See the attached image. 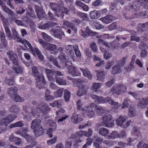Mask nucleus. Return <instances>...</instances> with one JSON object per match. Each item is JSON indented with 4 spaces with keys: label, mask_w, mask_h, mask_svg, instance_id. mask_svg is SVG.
Wrapping results in <instances>:
<instances>
[{
    "label": "nucleus",
    "mask_w": 148,
    "mask_h": 148,
    "mask_svg": "<svg viewBox=\"0 0 148 148\" xmlns=\"http://www.w3.org/2000/svg\"><path fill=\"white\" fill-rule=\"evenodd\" d=\"M32 103L36 105V108H33L31 112L34 117H37L39 115V111L44 114H46L50 110V108L45 103L42 102L40 104H38L36 101H33Z\"/></svg>",
    "instance_id": "1"
},
{
    "label": "nucleus",
    "mask_w": 148,
    "mask_h": 148,
    "mask_svg": "<svg viewBox=\"0 0 148 148\" xmlns=\"http://www.w3.org/2000/svg\"><path fill=\"white\" fill-rule=\"evenodd\" d=\"M51 9L56 13L55 15L58 17H61L63 18L65 14H67L68 12V9L64 7L63 3L57 4L53 3H50Z\"/></svg>",
    "instance_id": "2"
},
{
    "label": "nucleus",
    "mask_w": 148,
    "mask_h": 148,
    "mask_svg": "<svg viewBox=\"0 0 148 148\" xmlns=\"http://www.w3.org/2000/svg\"><path fill=\"white\" fill-rule=\"evenodd\" d=\"M32 73L37 83L36 84L37 87L39 89L43 88L44 85L46 84L44 76L42 74L40 75L36 66H34L32 67Z\"/></svg>",
    "instance_id": "3"
},
{
    "label": "nucleus",
    "mask_w": 148,
    "mask_h": 148,
    "mask_svg": "<svg viewBox=\"0 0 148 148\" xmlns=\"http://www.w3.org/2000/svg\"><path fill=\"white\" fill-rule=\"evenodd\" d=\"M41 121L37 119L33 120L32 123L31 128L33 130L34 134L36 137L42 135L43 133V129L41 125Z\"/></svg>",
    "instance_id": "4"
},
{
    "label": "nucleus",
    "mask_w": 148,
    "mask_h": 148,
    "mask_svg": "<svg viewBox=\"0 0 148 148\" xmlns=\"http://www.w3.org/2000/svg\"><path fill=\"white\" fill-rule=\"evenodd\" d=\"M17 90L16 87L9 88L8 89V93L10 97L14 99L15 101L23 102L24 101V99L18 95V93L17 92Z\"/></svg>",
    "instance_id": "5"
},
{
    "label": "nucleus",
    "mask_w": 148,
    "mask_h": 148,
    "mask_svg": "<svg viewBox=\"0 0 148 148\" xmlns=\"http://www.w3.org/2000/svg\"><path fill=\"white\" fill-rule=\"evenodd\" d=\"M73 48L75 53L77 57H80L81 56V54L79 49L78 46L77 45H75L73 46L72 45H68L66 46V52L69 57L71 58L73 57L74 55L73 51Z\"/></svg>",
    "instance_id": "6"
},
{
    "label": "nucleus",
    "mask_w": 148,
    "mask_h": 148,
    "mask_svg": "<svg viewBox=\"0 0 148 148\" xmlns=\"http://www.w3.org/2000/svg\"><path fill=\"white\" fill-rule=\"evenodd\" d=\"M17 116L14 114L8 115L0 120V125L6 127L8 124L14 121L16 118Z\"/></svg>",
    "instance_id": "7"
},
{
    "label": "nucleus",
    "mask_w": 148,
    "mask_h": 148,
    "mask_svg": "<svg viewBox=\"0 0 148 148\" xmlns=\"http://www.w3.org/2000/svg\"><path fill=\"white\" fill-rule=\"evenodd\" d=\"M102 123L105 127H114V124L112 120L113 117L112 115L108 114L103 116L102 117Z\"/></svg>",
    "instance_id": "8"
},
{
    "label": "nucleus",
    "mask_w": 148,
    "mask_h": 148,
    "mask_svg": "<svg viewBox=\"0 0 148 148\" xmlns=\"http://www.w3.org/2000/svg\"><path fill=\"white\" fill-rule=\"evenodd\" d=\"M126 91V87L125 86L122 84L114 85L111 90V91L113 93L119 95L124 92Z\"/></svg>",
    "instance_id": "9"
},
{
    "label": "nucleus",
    "mask_w": 148,
    "mask_h": 148,
    "mask_svg": "<svg viewBox=\"0 0 148 148\" xmlns=\"http://www.w3.org/2000/svg\"><path fill=\"white\" fill-rule=\"evenodd\" d=\"M25 44H26L29 48L33 54H34L36 53L40 60H43V56L38 48H33L31 44L27 40H26V43H25Z\"/></svg>",
    "instance_id": "10"
},
{
    "label": "nucleus",
    "mask_w": 148,
    "mask_h": 148,
    "mask_svg": "<svg viewBox=\"0 0 148 148\" xmlns=\"http://www.w3.org/2000/svg\"><path fill=\"white\" fill-rule=\"evenodd\" d=\"M56 75L55 76V79L57 84L59 85H64L66 84L65 80L61 78L60 76L63 75L62 73L58 71H56Z\"/></svg>",
    "instance_id": "11"
},
{
    "label": "nucleus",
    "mask_w": 148,
    "mask_h": 148,
    "mask_svg": "<svg viewBox=\"0 0 148 148\" xmlns=\"http://www.w3.org/2000/svg\"><path fill=\"white\" fill-rule=\"evenodd\" d=\"M57 25L56 22H54L52 21H49L45 23H43V22L41 23L39 25V28L43 29H49L50 28L55 26Z\"/></svg>",
    "instance_id": "12"
},
{
    "label": "nucleus",
    "mask_w": 148,
    "mask_h": 148,
    "mask_svg": "<svg viewBox=\"0 0 148 148\" xmlns=\"http://www.w3.org/2000/svg\"><path fill=\"white\" fill-rule=\"evenodd\" d=\"M7 53L9 56L10 59L12 61L13 64L16 66H18V56L16 54L10 51H8Z\"/></svg>",
    "instance_id": "13"
},
{
    "label": "nucleus",
    "mask_w": 148,
    "mask_h": 148,
    "mask_svg": "<svg viewBox=\"0 0 148 148\" xmlns=\"http://www.w3.org/2000/svg\"><path fill=\"white\" fill-rule=\"evenodd\" d=\"M51 32L53 34L55 37L60 39H62V36L64 35V32L60 29H51Z\"/></svg>",
    "instance_id": "14"
},
{
    "label": "nucleus",
    "mask_w": 148,
    "mask_h": 148,
    "mask_svg": "<svg viewBox=\"0 0 148 148\" xmlns=\"http://www.w3.org/2000/svg\"><path fill=\"white\" fill-rule=\"evenodd\" d=\"M45 72L49 81H55V76L56 75V71H54L51 69H46Z\"/></svg>",
    "instance_id": "15"
},
{
    "label": "nucleus",
    "mask_w": 148,
    "mask_h": 148,
    "mask_svg": "<svg viewBox=\"0 0 148 148\" xmlns=\"http://www.w3.org/2000/svg\"><path fill=\"white\" fill-rule=\"evenodd\" d=\"M90 96L98 103H106L105 98L103 96H99L93 94L90 95Z\"/></svg>",
    "instance_id": "16"
},
{
    "label": "nucleus",
    "mask_w": 148,
    "mask_h": 148,
    "mask_svg": "<svg viewBox=\"0 0 148 148\" xmlns=\"http://www.w3.org/2000/svg\"><path fill=\"white\" fill-rule=\"evenodd\" d=\"M5 0H0V5L2 8L3 10L6 13H7L11 16L14 15V13L12 10L8 8L3 2V1H5Z\"/></svg>",
    "instance_id": "17"
},
{
    "label": "nucleus",
    "mask_w": 148,
    "mask_h": 148,
    "mask_svg": "<svg viewBox=\"0 0 148 148\" xmlns=\"http://www.w3.org/2000/svg\"><path fill=\"white\" fill-rule=\"evenodd\" d=\"M94 140H95L93 143L94 145L96 148H101V145L103 143V139L98 136L97 135L94 136Z\"/></svg>",
    "instance_id": "18"
},
{
    "label": "nucleus",
    "mask_w": 148,
    "mask_h": 148,
    "mask_svg": "<svg viewBox=\"0 0 148 148\" xmlns=\"http://www.w3.org/2000/svg\"><path fill=\"white\" fill-rule=\"evenodd\" d=\"M57 45L55 44H51L50 43L46 44L44 45L45 49L52 51V53L56 54L57 53Z\"/></svg>",
    "instance_id": "19"
},
{
    "label": "nucleus",
    "mask_w": 148,
    "mask_h": 148,
    "mask_svg": "<svg viewBox=\"0 0 148 148\" xmlns=\"http://www.w3.org/2000/svg\"><path fill=\"white\" fill-rule=\"evenodd\" d=\"M82 120L83 119L80 114H76V112L75 111L73 112L71 118V121L72 122L75 124H77V123L79 122Z\"/></svg>",
    "instance_id": "20"
},
{
    "label": "nucleus",
    "mask_w": 148,
    "mask_h": 148,
    "mask_svg": "<svg viewBox=\"0 0 148 148\" xmlns=\"http://www.w3.org/2000/svg\"><path fill=\"white\" fill-rule=\"evenodd\" d=\"M127 140L128 142L127 143H126L121 141L119 142L118 145L119 147H117L115 148H125L126 145H131L132 143L134 141V139L130 137L127 138Z\"/></svg>",
    "instance_id": "21"
},
{
    "label": "nucleus",
    "mask_w": 148,
    "mask_h": 148,
    "mask_svg": "<svg viewBox=\"0 0 148 148\" xmlns=\"http://www.w3.org/2000/svg\"><path fill=\"white\" fill-rule=\"evenodd\" d=\"M106 102H107L108 103L112 106V109H116L119 106V103L117 102H114L112 99L110 97H108L105 98Z\"/></svg>",
    "instance_id": "22"
},
{
    "label": "nucleus",
    "mask_w": 148,
    "mask_h": 148,
    "mask_svg": "<svg viewBox=\"0 0 148 148\" xmlns=\"http://www.w3.org/2000/svg\"><path fill=\"white\" fill-rule=\"evenodd\" d=\"M102 11L100 10H94L90 13V17L92 19H97L101 16Z\"/></svg>",
    "instance_id": "23"
},
{
    "label": "nucleus",
    "mask_w": 148,
    "mask_h": 148,
    "mask_svg": "<svg viewBox=\"0 0 148 148\" xmlns=\"http://www.w3.org/2000/svg\"><path fill=\"white\" fill-rule=\"evenodd\" d=\"M98 34L97 32H92L90 30L88 29H86L85 31H82V35L85 38H87L89 36H96Z\"/></svg>",
    "instance_id": "24"
},
{
    "label": "nucleus",
    "mask_w": 148,
    "mask_h": 148,
    "mask_svg": "<svg viewBox=\"0 0 148 148\" xmlns=\"http://www.w3.org/2000/svg\"><path fill=\"white\" fill-rule=\"evenodd\" d=\"M91 106V104L90 105V106H87V107L86 108L85 111H84L85 114H86L90 118L94 117L95 114Z\"/></svg>",
    "instance_id": "25"
},
{
    "label": "nucleus",
    "mask_w": 148,
    "mask_h": 148,
    "mask_svg": "<svg viewBox=\"0 0 148 148\" xmlns=\"http://www.w3.org/2000/svg\"><path fill=\"white\" fill-rule=\"evenodd\" d=\"M88 87L86 86L82 85L81 87L79 88L77 94L79 96H81L84 94H86L88 90Z\"/></svg>",
    "instance_id": "26"
},
{
    "label": "nucleus",
    "mask_w": 148,
    "mask_h": 148,
    "mask_svg": "<svg viewBox=\"0 0 148 148\" xmlns=\"http://www.w3.org/2000/svg\"><path fill=\"white\" fill-rule=\"evenodd\" d=\"M9 140L10 142H16L15 144L18 145L23 143L21 138L15 137L13 134L11 135L9 137Z\"/></svg>",
    "instance_id": "27"
},
{
    "label": "nucleus",
    "mask_w": 148,
    "mask_h": 148,
    "mask_svg": "<svg viewBox=\"0 0 148 148\" xmlns=\"http://www.w3.org/2000/svg\"><path fill=\"white\" fill-rule=\"evenodd\" d=\"M127 118V117L126 116H120L116 120V124L117 125L122 126L123 123L126 120Z\"/></svg>",
    "instance_id": "28"
},
{
    "label": "nucleus",
    "mask_w": 148,
    "mask_h": 148,
    "mask_svg": "<svg viewBox=\"0 0 148 148\" xmlns=\"http://www.w3.org/2000/svg\"><path fill=\"white\" fill-rule=\"evenodd\" d=\"M78 133L81 137L82 136H84L87 137H89L92 135V131L91 129L89 128L87 132L83 130H80L79 131V133Z\"/></svg>",
    "instance_id": "29"
},
{
    "label": "nucleus",
    "mask_w": 148,
    "mask_h": 148,
    "mask_svg": "<svg viewBox=\"0 0 148 148\" xmlns=\"http://www.w3.org/2000/svg\"><path fill=\"white\" fill-rule=\"evenodd\" d=\"M68 72L72 75L73 76H79L81 75L80 73L76 70V69L75 67H73L70 68L68 71Z\"/></svg>",
    "instance_id": "30"
},
{
    "label": "nucleus",
    "mask_w": 148,
    "mask_h": 148,
    "mask_svg": "<svg viewBox=\"0 0 148 148\" xmlns=\"http://www.w3.org/2000/svg\"><path fill=\"white\" fill-rule=\"evenodd\" d=\"M113 17L112 15L109 14L101 18V20L105 23L106 24H108L112 22L113 20Z\"/></svg>",
    "instance_id": "31"
},
{
    "label": "nucleus",
    "mask_w": 148,
    "mask_h": 148,
    "mask_svg": "<svg viewBox=\"0 0 148 148\" xmlns=\"http://www.w3.org/2000/svg\"><path fill=\"white\" fill-rule=\"evenodd\" d=\"M105 72L103 71H97V77L98 80L103 82L105 79Z\"/></svg>",
    "instance_id": "32"
},
{
    "label": "nucleus",
    "mask_w": 148,
    "mask_h": 148,
    "mask_svg": "<svg viewBox=\"0 0 148 148\" xmlns=\"http://www.w3.org/2000/svg\"><path fill=\"white\" fill-rule=\"evenodd\" d=\"M139 104L141 108H145L148 105V97L142 98L140 100Z\"/></svg>",
    "instance_id": "33"
},
{
    "label": "nucleus",
    "mask_w": 148,
    "mask_h": 148,
    "mask_svg": "<svg viewBox=\"0 0 148 148\" xmlns=\"http://www.w3.org/2000/svg\"><path fill=\"white\" fill-rule=\"evenodd\" d=\"M76 106L78 110H81L82 111H85L86 110V108L87 107V106H85L84 107V105L83 103L81 102L80 100H78L76 102Z\"/></svg>",
    "instance_id": "34"
},
{
    "label": "nucleus",
    "mask_w": 148,
    "mask_h": 148,
    "mask_svg": "<svg viewBox=\"0 0 148 148\" xmlns=\"http://www.w3.org/2000/svg\"><path fill=\"white\" fill-rule=\"evenodd\" d=\"M81 70L83 72L84 75L87 77L89 79H92V75L91 72L89 71L88 69H86L81 68Z\"/></svg>",
    "instance_id": "35"
},
{
    "label": "nucleus",
    "mask_w": 148,
    "mask_h": 148,
    "mask_svg": "<svg viewBox=\"0 0 148 148\" xmlns=\"http://www.w3.org/2000/svg\"><path fill=\"white\" fill-rule=\"evenodd\" d=\"M99 133L100 135L104 136L107 138V137L109 134V131L106 129L101 127L99 129Z\"/></svg>",
    "instance_id": "36"
},
{
    "label": "nucleus",
    "mask_w": 148,
    "mask_h": 148,
    "mask_svg": "<svg viewBox=\"0 0 148 148\" xmlns=\"http://www.w3.org/2000/svg\"><path fill=\"white\" fill-rule=\"evenodd\" d=\"M121 71L120 66L119 65H115L113 67L112 70V74L113 75L117 74Z\"/></svg>",
    "instance_id": "37"
},
{
    "label": "nucleus",
    "mask_w": 148,
    "mask_h": 148,
    "mask_svg": "<svg viewBox=\"0 0 148 148\" xmlns=\"http://www.w3.org/2000/svg\"><path fill=\"white\" fill-rule=\"evenodd\" d=\"M118 138V132L117 131H113L107 137L108 139H114Z\"/></svg>",
    "instance_id": "38"
},
{
    "label": "nucleus",
    "mask_w": 148,
    "mask_h": 148,
    "mask_svg": "<svg viewBox=\"0 0 148 148\" xmlns=\"http://www.w3.org/2000/svg\"><path fill=\"white\" fill-rule=\"evenodd\" d=\"M76 4L77 5L81 7L83 10L85 11H87L88 10V7L84 3H82L81 1H77Z\"/></svg>",
    "instance_id": "39"
},
{
    "label": "nucleus",
    "mask_w": 148,
    "mask_h": 148,
    "mask_svg": "<svg viewBox=\"0 0 148 148\" xmlns=\"http://www.w3.org/2000/svg\"><path fill=\"white\" fill-rule=\"evenodd\" d=\"M69 57V56L68 57ZM58 58L61 62L64 64L68 58V57L66 56L63 53H61L60 55L58 56Z\"/></svg>",
    "instance_id": "40"
},
{
    "label": "nucleus",
    "mask_w": 148,
    "mask_h": 148,
    "mask_svg": "<svg viewBox=\"0 0 148 148\" xmlns=\"http://www.w3.org/2000/svg\"><path fill=\"white\" fill-rule=\"evenodd\" d=\"M24 125V123L23 121H21L14 123L11 124L10 126V128H12L13 127H22Z\"/></svg>",
    "instance_id": "41"
},
{
    "label": "nucleus",
    "mask_w": 148,
    "mask_h": 148,
    "mask_svg": "<svg viewBox=\"0 0 148 148\" xmlns=\"http://www.w3.org/2000/svg\"><path fill=\"white\" fill-rule=\"evenodd\" d=\"M148 25V22L145 23H140L137 25V30L138 32H143L144 31V28Z\"/></svg>",
    "instance_id": "42"
},
{
    "label": "nucleus",
    "mask_w": 148,
    "mask_h": 148,
    "mask_svg": "<svg viewBox=\"0 0 148 148\" xmlns=\"http://www.w3.org/2000/svg\"><path fill=\"white\" fill-rule=\"evenodd\" d=\"M48 59L49 61L52 62L54 66H56V67L58 68H60V66L58 64L56 59L54 57L50 56L49 57H48Z\"/></svg>",
    "instance_id": "43"
},
{
    "label": "nucleus",
    "mask_w": 148,
    "mask_h": 148,
    "mask_svg": "<svg viewBox=\"0 0 148 148\" xmlns=\"http://www.w3.org/2000/svg\"><path fill=\"white\" fill-rule=\"evenodd\" d=\"M119 43L116 41H114L111 43H108V46L107 47L111 48L112 50H114L117 48L118 47Z\"/></svg>",
    "instance_id": "44"
},
{
    "label": "nucleus",
    "mask_w": 148,
    "mask_h": 148,
    "mask_svg": "<svg viewBox=\"0 0 148 148\" xmlns=\"http://www.w3.org/2000/svg\"><path fill=\"white\" fill-rule=\"evenodd\" d=\"M42 38L46 41L51 42L53 41V38L46 33L42 32Z\"/></svg>",
    "instance_id": "45"
},
{
    "label": "nucleus",
    "mask_w": 148,
    "mask_h": 148,
    "mask_svg": "<svg viewBox=\"0 0 148 148\" xmlns=\"http://www.w3.org/2000/svg\"><path fill=\"white\" fill-rule=\"evenodd\" d=\"M71 96V93L68 90L65 89L64 91V98L65 101H69Z\"/></svg>",
    "instance_id": "46"
},
{
    "label": "nucleus",
    "mask_w": 148,
    "mask_h": 148,
    "mask_svg": "<svg viewBox=\"0 0 148 148\" xmlns=\"http://www.w3.org/2000/svg\"><path fill=\"white\" fill-rule=\"evenodd\" d=\"M137 3L140 6L146 8L148 5V0H137Z\"/></svg>",
    "instance_id": "47"
},
{
    "label": "nucleus",
    "mask_w": 148,
    "mask_h": 148,
    "mask_svg": "<svg viewBox=\"0 0 148 148\" xmlns=\"http://www.w3.org/2000/svg\"><path fill=\"white\" fill-rule=\"evenodd\" d=\"M77 14L83 20L87 21L88 20V18L87 14L82 13L79 11L77 12Z\"/></svg>",
    "instance_id": "48"
},
{
    "label": "nucleus",
    "mask_w": 148,
    "mask_h": 148,
    "mask_svg": "<svg viewBox=\"0 0 148 148\" xmlns=\"http://www.w3.org/2000/svg\"><path fill=\"white\" fill-rule=\"evenodd\" d=\"M9 110L11 112H14L17 114L19 112V109L16 106L14 105L12 106L9 108Z\"/></svg>",
    "instance_id": "49"
},
{
    "label": "nucleus",
    "mask_w": 148,
    "mask_h": 148,
    "mask_svg": "<svg viewBox=\"0 0 148 148\" xmlns=\"http://www.w3.org/2000/svg\"><path fill=\"white\" fill-rule=\"evenodd\" d=\"M95 111L98 115H102L104 113L105 110L103 109L101 107L99 106L96 108Z\"/></svg>",
    "instance_id": "50"
},
{
    "label": "nucleus",
    "mask_w": 148,
    "mask_h": 148,
    "mask_svg": "<svg viewBox=\"0 0 148 148\" xmlns=\"http://www.w3.org/2000/svg\"><path fill=\"white\" fill-rule=\"evenodd\" d=\"M62 101L61 100H58L54 101L51 104V106L53 107H57L60 108L61 107Z\"/></svg>",
    "instance_id": "51"
},
{
    "label": "nucleus",
    "mask_w": 148,
    "mask_h": 148,
    "mask_svg": "<svg viewBox=\"0 0 148 148\" xmlns=\"http://www.w3.org/2000/svg\"><path fill=\"white\" fill-rule=\"evenodd\" d=\"M15 15V14L14 13V15L11 16L12 17L11 18V19L12 21L15 22L18 25H23L24 23L22 21L16 19L15 18L13 17Z\"/></svg>",
    "instance_id": "52"
},
{
    "label": "nucleus",
    "mask_w": 148,
    "mask_h": 148,
    "mask_svg": "<svg viewBox=\"0 0 148 148\" xmlns=\"http://www.w3.org/2000/svg\"><path fill=\"white\" fill-rule=\"evenodd\" d=\"M64 89L63 88H62L58 90L55 93L54 95L56 97H61L64 92Z\"/></svg>",
    "instance_id": "53"
},
{
    "label": "nucleus",
    "mask_w": 148,
    "mask_h": 148,
    "mask_svg": "<svg viewBox=\"0 0 148 148\" xmlns=\"http://www.w3.org/2000/svg\"><path fill=\"white\" fill-rule=\"evenodd\" d=\"M4 28L7 36L9 38H11L12 37V34L8 26L7 25L4 26Z\"/></svg>",
    "instance_id": "54"
},
{
    "label": "nucleus",
    "mask_w": 148,
    "mask_h": 148,
    "mask_svg": "<svg viewBox=\"0 0 148 148\" xmlns=\"http://www.w3.org/2000/svg\"><path fill=\"white\" fill-rule=\"evenodd\" d=\"M101 36H98L97 37L99 39L98 40V43L99 44L104 45L105 46L107 47L108 46V43L106 42L104 40L101 39H100L101 37Z\"/></svg>",
    "instance_id": "55"
},
{
    "label": "nucleus",
    "mask_w": 148,
    "mask_h": 148,
    "mask_svg": "<svg viewBox=\"0 0 148 148\" xmlns=\"http://www.w3.org/2000/svg\"><path fill=\"white\" fill-rule=\"evenodd\" d=\"M4 82L6 84L9 86H11L14 85L15 81L14 79L12 78V79H5Z\"/></svg>",
    "instance_id": "56"
},
{
    "label": "nucleus",
    "mask_w": 148,
    "mask_h": 148,
    "mask_svg": "<svg viewBox=\"0 0 148 148\" xmlns=\"http://www.w3.org/2000/svg\"><path fill=\"white\" fill-rule=\"evenodd\" d=\"M37 15L40 19H42L43 18H45L46 15L45 13L42 11L39 12H37Z\"/></svg>",
    "instance_id": "57"
},
{
    "label": "nucleus",
    "mask_w": 148,
    "mask_h": 148,
    "mask_svg": "<svg viewBox=\"0 0 148 148\" xmlns=\"http://www.w3.org/2000/svg\"><path fill=\"white\" fill-rule=\"evenodd\" d=\"M57 139V137L56 136H55L53 138L51 139L48 140L47 142V144L48 145H51L55 143Z\"/></svg>",
    "instance_id": "58"
},
{
    "label": "nucleus",
    "mask_w": 148,
    "mask_h": 148,
    "mask_svg": "<svg viewBox=\"0 0 148 148\" xmlns=\"http://www.w3.org/2000/svg\"><path fill=\"white\" fill-rule=\"evenodd\" d=\"M117 23L116 22H114L110 25L108 26V28L110 30H113L117 28Z\"/></svg>",
    "instance_id": "59"
},
{
    "label": "nucleus",
    "mask_w": 148,
    "mask_h": 148,
    "mask_svg": "<svg viewBox=\"0 0 148 148\" xmlns=\"http://www.w3.org/2000/svg\"><path fill=\"white\" fill-rule=\"evenodd\" d=\"M23 137L25 138L28 142H31L33 140L32 137L27 134L26 132L23 135Z\"/></svg>",
    "instance_id": "60"
},
{
    "label": "nucleus",
    "mask_w": 148,
    "mask_h": 148,
    "mask_svg": "<svg viewBox=\"0 0 148 148\" xmlns=\"http://www.w3.org/2000/svg\"><path fill=\"white\" fill-rule=\"evenodd\" d=\"M86 140V143L83 145L84 148H87L88 146L90 145L92 142V139L89 138H87Z\"/></svg>",
    "instance_id": "61"
},
{
    "label": "nucleus",
    "mask_w": 148,
    "mask_h": 148,
    "mask_svg": "<svg viewBox=\"0 0 148 148\" xmlns=\"http://www.w3.org/2000/svg\"><path fill=\"white\" fill-rule=\"evenodd\" d=\"M126 136V134L125 131L122 130L118 133V138H124Z\"/></svg>",
    "instance_id": "62"
},
{
    "label": "nucleus",
    "mask_w": 148,
    "mask_h": 148,
    "mask_svg": "<svg viewBox=\"0 0 148 148\" xmlns=\"http://www.w3.org/2000/svg\"><path fill=\"white\" fill-rule=\"evenodd\" d=\"M103 143L106 145L108 146H112L114 145L115 143V142L113 141H110L108 140L104 141Z\"/></svg>",
    "instance_id": "63"
},
{
    "label": "nucleus",
    "mask_w": 148,
    "mask_h": 148,
    "mask_svg": "<svg viewBox=\"0 0 148 148\" xmlns=\"http://www.w3.org/2000/svg\"><path fill=\"white\" fill-rule=\"evenodd\" d=\"M73 82L74 85L77 86L78 85L82 83L83 81L80 79H73Z\"/></svg>",
    "instance_id": "64"
}]
</instances>
